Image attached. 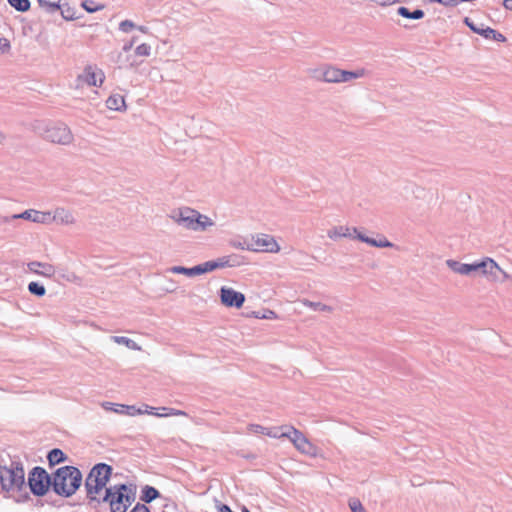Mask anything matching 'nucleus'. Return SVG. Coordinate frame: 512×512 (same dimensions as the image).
<instances>
[{"mask_svg":"<svg viewBox=\"0 0 512 512\" xmlns=\"http://www.w3.org/2000/svg\"><path fill=\"white\" fill-rule=\"evenodd\" d=\"M112 468L104 463L95 465L86 479L87 495L91 500L100 501L109 490L106 484L110 478Z\"/></svg>","mask_w":512,"mask_h":512,"instance_id":"1","label":"nucleus"},{"mask_svg":"<svg viewBox=\"0 0 512 512\" xmlns=\"http://www.w3.org/2000/svg\"><path fill=\"white\" fill-rule=\"evenodd\" d=\"M82 481L80 471L72 466L59 468L54 474L52 487L53 490L62 496H70L79 488Z\"/></svg>","mask_w":512,"mask_h":512,"instance_id":"2","label":"nucleus"},{"mask_svg":"<svg viewBox=\"0 0 512 512\" xmlns=\"http://www.w3.org/2000/svg\"><path fill=\"white\" fill-rule=\"evenodd\" d=\"M446 264L452 271L461 275H469L472 272L480 271L482 275L496 279L497 272H501L504 278H509V275L502 270L496 261L489 257L473 264H464L455 260H447Z\"/></svg>","mask_w":512,"mask_h":512,"instance_id":"3","label":"nucleus"},{"mask_svg":"<svg viewBox=\"0 0 512 512\" xmlns=\"http://www.w3.org/2000/svg\"><path fill=\"white\" fill-rule=\"evenodd\" d=\"M279 429L281 430V438H288L300 453L311 457H317L319 455L318 447L300 430L289 425H282Z\"/></svg>","mask_w":512,"mask_h":512,"instance_id":"4","label":"nucleus"},{"mask_svg":"<svg viewBox=\"0 0 512 512\" xmlns=\"http://www.w3.org/2000/svg\"><path fill=\"white\" fill-rule=\"evenodd\" d=\"M133 498L131 490L126 485H119L109 488L101 500L109 504L112 512H126Z\"/></svg>","mask_w":512,"mask_h":512,"instance_id":"5","label":"nucleus"},{"mask_svg":"<svg viewBox=\"0 0 512 512\" xmlns=\"http://www.w3.org/2000/svg\"><path fill=\"white\" fill-rule=\"evenodd\" d=\"M175 221L187 229L204 231L213 225V221L191 208H182L174 216Z\"/></svg>","mask_w":512,"mask_h":512,"instance_id":"6","label":"nucleus"},{"mask_svg":"<svg viewBox=\"0 0 512 512\" xmlns=\"http://www.w3.org/2000/svg\"><path fill=\"white\" fill-rule=\"evenodd\" d=\"M0 483L6 491L20 489L25 483L24 469L15 464H12L10 467L1 468Z\"/></svg>","mask_w":512,"mask_h":512,"instance_id":"7","label":"nucleus"},{"mask_svg":"<svg viewBox=\"0 0 512 512\" xmlns=\"http://www.w3.org/2000/svg\"><path fill=\"white\" fill-rule=\"evenodd\" d=\"M105 75L101 69L96 66L88 65L83 72L78 75L76 80V88H84L85 86L99 87L103 84Z\"/></svg>","mask_w":512,"mask_h":512,"instance_id":"8","label":"nucleus"},{"mask_svg":"<svg viewBox=\"0 0 512 512\" xmlns=\"http://www.w3.org/2000/svg\"><path fill=\"white\" fill-rule=\"evenodd\" d=\"M29 486L36 495H44L52 482L47 472L39 467L33 469L28 478Z\"/></svg>","mask_w":512,"mask_h":512,"instance_id":"9","label":"nucleus"},{"mask_svg":"<svg viewBox=\"0 0 512 512\" xmlns=\"http://www.w3.org/2000/svg\"><path fill=\"white\" fill-rule=\"evenodd\" d=\"M364 75H365L364 69H359L355 72H350V71L340 70L335 67H328L322 73L323 80L326 82H330V83L347 82L354 78L363 77Z\"/></svg>","mask_w":512,"mask_h":512,"instance_id":"10","label":"nucleus"},{"mask_svg":"<svg viewBox=\"0 0 512 512\" xmlns=\"http://www.w3.org/2000/svg\"><path fill=\"white\" fill-rule=\"evenodd\" d=\"M45 139L55 144L67 145L72 142L73 135L66 125L57 124L46 130Z\"/></svg>","mask_w":512,"mask_h":512,"instance_id":"11","label":"nucleus"},{"mask_svg":"<svg viewBox=\"0 0 512 512\" xmlns=\"http://www.w3.org/2000/svg\"><path fill=\"white\" fill-rule=\"evenodd\" d=\"M252 241L253 243L249 246L250 250L268 253H277L280 251V246L274 237L270 235L260 234L253 238Z\"/></svg>","mask_w":512,"mask_h":512,"instance_id":"12","label":"nucleus"},{"mask_svg":"<svg viewBox=\"0 0 512 512\" xmlns=\"http://www.w3.org/2000/svg\"><path fill=\"white\" fill-rule=\"evenodd\" d=\"M221 302L226 307L241 308L245 302V295L232 288L222 287L220 290Z\"/></svg>","mask_w":512,"mask_h":512,"instance_id":"13","label":"nucleus"},{"mask_svg":"<svg viewBox=\"0 0 512 512\" xmlns=\"http://www.w3.org/2000/svg\"><path fill=\"white\" fill-rule=\"evenodd\" d=\"M237 263L235 259L231 256L224 257L222 259H219L218 261H208L202 265L195 266V273L201 274L205 272L213 271L217 268H223L226 266H235Z\"/></svg>","mask_w":512,"mask_h":512,"instance_id":"14","label":"nucleus"},{"mask_svg":"<svg viewBox=\"0 0 512 512\" xmlns=\"http://www.w3.org/2000/svg\"><path fill=\"white\" fill-rule=\"evenodd\" d=\"M247 432L255 435H265L270 438H281L279 427H265L260 424L247 425Z\"/></svg>","mask_w":512,"mask_h":512,"instance_id":"15","label":"nucleus"},{"mask_svg":"<svg viewBox=\"0 0 512 512\" xmlns=\"http://www.w3.org/2000/svg\"><path fill=\"white\" fill-rule=\"evenodd\" d=\"M28 269L34 274L48 278L53 277L56 272L53 265L38 261L28 263Z\"/></svg>","mask_w":512,"mask_h":512,"instance_id":"16","label":"nucleus"},{"mask_svg":"<svg viewBox=\"0 0 512 512\" xmlns=\"http://www.w3.org/2000/svg\"><path fill=\"white\" fill-rule=\"evenodd\" d=\"M102 407L106 410H113L115 413L118 414H127L131 416L140 415L143 413L141 409H137L135 406H128L122 404L114 405L113 403L110 402H104L102 404Z\"/></svg>","mask_w":512,"mask_h":512,"instance_id":"17","label":"nucleus"},{"mask_svg":"<svg viewBox=\"0 0 512 512\" xmlns=\"http://www.w3.org/2000/svg\"><path fill=\"white\" fill-rule=\"evenodd\" d=\"M15 218H23L37 223H48L51 221V214L49 212H40L36 210H26Z\"/></svg>","mask_w":512,"mask_h":512,"instance_id":"18","label":"nucleus"},{"mask_svg":"<svg viewBox=\"0 0 512 512\" xmlns=\"http://www.w3.org/2000/svg\"><path fill=\"white\" fill-rule=\"evenodd\" d=\"M353 233H357L356 228H349L347 226H336L331 228L327 235L332 240H337L343 237H352Z\"/></svg>","mask_w":512,"mask_h":512,"instance_id":"19","label":"nucleus"},{"mask_svg":"<svg viewBox=\"0 0 512 512\" xmlns=\"http://www.w3.org/2000/svg\"><path fill=\"white\" fill-rule=\"evenodd\" d=\"M106 106H107L110 110H116V111H119V110H121L123 107H125V100H124V97H123L122 95H119V94L112 95V96H110V97L106 100Z\"/></svg>","mask_w":512,"mask_h":512,"instance_id":"20","label":"nucleus"},{"mask_svg":"<svg viewBox=\"0 0 512 512\" xmlns=\"http://www.w3.org/2000/svg\"><path fill=\"white\" fill-rule=\"evenodd\" d=\"M464 23L475 33L482 35L483 37L489 39L492 38L493 34L495 33V30L487 27L483 29H475V24L471 21L470 18L466 17L464 19Z\"/></svg>","mask_w":512,"mask_h":512,"instance_id":"21","label":"nucleus"},{"mask_svg":"<svg viewBox=\"0 0 512 512\" xmlns=\"http://www.w3.org/2000/svg\"><path fill=\"white\" fill-rule=\"evenodd\" d=\"M398 14L408 19H421L424 17V12L421 9H416L410 12L407 7L401 6L397 10Z\"/></svg>","mask_w":512,"mask_h":512,"instance_id":"22","label":"nucleus"},{"mask_svg":"<svg viewBox=\"0 0 512 512\" xmlns=\"http://www.w3.org/2000/svg\"><path fill=\"white\" fill-rule=\"evenodd\" d=\"M51 220H55L64 224L74 223L73 215L70 212L65 211L63 209L57 210L55 215L53 217L51 216Z\"/></svg>","mask_w":512,"mask_h":512,"instance_id":"23","label":"nucleus"},{"mask_svg":"<svg viewBox=\"0 0 512 512\" xmlns=\"http://www.w3.org/2000/svg\"><path fill=\"white\" fill-rule=\"evenodd\" d=\"M160 412H157V413H154V412H150L151 414H154L158 417H169V416H187V413L182 411V410H178V409H174V408H168V407H161L160 409Z\"/></svg>","mask_w":512,"mask_h":512,"instance_id":"24","label":"nucleus"},{"mask_svg":"<svg viewBox=\"0 0 512 512\" xmlns=\"http://www.w3.org/2000/svg\"><path fill=\"white\" fill-rule=\"evenodd\" d=\"M159 496V492L157 489H155L154 487H151V486H146L144 489H143V495H142V500L149 503L151 501H153L154 499H156L157 497Z\"/></svg>","mask_w":512,"mask_h":512,"instance_id":"25","label":"nucleus"},{"mask_svg":"<svg viewBox=\"0 0 512 512\" xmlns=\"http://www.w3.org/2000/svg\"><path fill=\"white\" fill-rule=\"evenodd\" d=\"M64 459H65V455L60 449H53L48 454V461L51 465L58 464V463L64 461Z\"/></svg>","mask_w":512,"mask_h":512,"instance_id":"26","label":"nucleus"},{"mask_svg":"<svg viewBox=\"0 0 512 512\" xmlns=\"http://www.w3.org/2000/svg\"><path fill=\"white\" fill-rule=\"evenodd\" d=\"M357 238L360 239L361 241L363 242H366L372 246H376V247H391L392 246V243H390L389 241H387L386 239L385 240H380L379 242L371 239V238H368V237H365L361 234H357Z\"/></svg>","mask_w":512,"mask_h":512,"instance_id":"27","label":"nucleus"},{"mask_svg":"<svg viewBox=\"0 0 512 512\" xmlns=\"http://www.w3.org/2000/svg\"><path fill=\"white\" fill-rule=\"evenodd\" d=\"M81 5L89 13H93V12L104 9V5L97 4L92 0H85L82 2Z\"/></svg>","mask_w":512,"mask_h":512,"instance_id":"28","label":"nucleus"},{"mask_svg":"<svg viewBox=\"0 0 512 512\" xmlns=\"http://www.w3.org/2000/svg\"><path fill=\"white\" fill-rule=\"evenodd\" d=\"M10 5L16 10L25 12L30 8L29 0H8Z\"/></svg>","mask_w":512,"mask_h":512,"instance_id":"29","label":"nucleus"},{"mask_svg":"<svg viewBox=\"0 0 512 512\" xmlns=\"http://www.w3.org/2000/svg\"><path fill=\"white\" fill-rule=\"evenodd\" d=\"M61 14H62L63 18L66 20H75L78 18L75 8L70 7V6H64L61 9Z\"/></svg>","mask_w":512,"mask_h":512,"instance_id":"30","label":"nucleus"},{"mask_svg":"<svg viewBox=\"0 0 512 512\" xmlns=\"http://www.w3.org/2000/svg\"><path fill=\"white\" fill-rule=\"evenodd\" d=\"M28 290L30 293L37 296H43L46 292L44 286L38 284L37 282H30L28 285Z\"/></svg>","mask_w":512,"mask_h":512,"instance_id":"31","label":"nucleus"},{"mask_svg":"<svg viewBox=\"0 0 512 512\" xmlns=\"http://www.w3.org/2000/svg\"><path fill=\"white\" fill-rule=\"evenodd\" d=\"M114 341L118 344H123V345H126L127 347L129 348H132V349H139L137 347V344L132 341L131 339L129 338H126V337H114Z\"/></svg>","mask_w":512,"mask_h":512,"instance_id":"32","label":"nucleus"},{"mask_svg":"<svg viewBox=\"0 0 512 512\" xmlns=\"http://www.w3.org/2000/svg\"><path fill=\"white\" fill-rule=\"evenodd\" d=\"M349 507L352 512H366V509L363 507L361 502L356 498L350 499Z\"/></svg>","mask_w":512,"mask_h":512,"instance_id":"33","label":"nucleus"},{"mask_svg":"<svg viewBox=\"0 0 512 512\" xmlns=\"http://www.w3.org/2000/svg\"><path fill=\"white\" fill-rule=\"evenodd\" d=\"M171 270H172L173 273H177V274H186V275H189V276L196 275L195 267H193V268H185V267H181V266H175Z\"/></svg>","mask_w":512,"mask_h":512,"instance_id":"34","label":"nucleus"},{"mask_svg":"<svg viewBox=\"0 0 512 512\" xmlns=\"http://www.w3.org/2000/svg\"><path fill=\"white\" fill-rule=\"evenodd\" d=\"M429 2H437L444 6H456L460 2H473L474 0H428Z\"/></svg>","mask_w":512,"mask_h":512,"instance_id":"35","label":"nucleus"},{"mask_svg":"<svg viewBox=\"0 0 512 512\" xmlns=\"http://www.w3.org/2000/svg\"><path fill=\"white\" fill-rule=\"evenodd\" d=\"M135 53L138 56H148L150 54V46L147 44H141L136 48Z\"/></svg>","mask_w":512,"mask_h":512,"instance_id":"36","label":"nucleus"},{"mask_svg":"<svg viewBox=\"0 0 512 512\" xmlns=\"http://www.w3.org/2000/svg\"><path fill=\"white\" fill-rule=\"evenodd\" d=\"M119 27L121 31L129 32L135 27V25L132 21L125 20L120 23Z\"/></svg>","mask_w":512,"mask_h":512,"instance_id":"37","label":"nucleus"},{"mask_svg":"<svg viewBox=\"0 0 512 512\" xmlns=\"http://www.w3.org/2000/svg\"><path fill=\"white\" fill-rule=\"evenodd\" d=\"M10 49V43L5 38H0V50L2 52H7Z\"/></svg>","mask_w":512,"mask_h":512,"instance_id":"38","label":"nucleus"},{"mask_svg":"<svg viewBox=\"0 0 512 512\" xmlns=\"http://www.w3.org/2000/svg\"><path fill=\"white\" fill-rule=\"evenodd\" d=\"M371 1L378 5H381V6H387V5L395 4L399 0H371Z\"/></svg>","mask_w":512,"mask_h":512,"instance_id":"39","label":"nucleus"},{"mask_svg":"<svg viewBox=\"0 0 512 512\" xmlns=\"http://www.w3.org/2000/svg\"><path fill=\"white\" fill-rule=\"evenodd\" d=\"M131 512H150L144 504H137Z\"/></svg>","mask_w":512,"mask_h":512,"instance_id":"40","label":"nucleus"},{"mask_svg":"<svg viewBox=\"0 0 512 512\" xmlns=\"http://www.w3.org/2000/svg\"><path fill=\"white\" fill-rule=\"evenodd\" d=\"M492 39L500 42H504L506 40L505 36L495 30V33L492 36Z\"/></svg>","mask_w":512,"mask_h":512,"instance_id":"41","label":"nucleus"},{"mask_svg":"<svg viewBox=\"0 0 512 512\" xmlns=\"http://www.w3.org/2000/svg\"><path fill=\"white\" fill-rule=\"evenodd\" d=\"M310 306L313 307L314 309L331 311L330 307H327L326 305H321L320 303H318V304L310 303Z\"/></svg>","mask_w":512,"mask_h":512,"instance_id":"42","label":"nucleus"},{"mask_svg":"<svg viewBox=\"0 0 512 512\" xmlns=\"http://www.w3.org/2000/svg\"><path fill=\"white\" fill-rule=\"evenodd\" d=\"M257 318H267V319H275L276 318V314L274 311H269L268 312V315H264L262 317H260L259 315H256Z\"/></svg>","mask_w":512,"mask_h":512,"instance_id":"43","label":"nucleus"},{"mask_svg":"<svg viewBox=\"0 0 512 512\" xmlns=\"http://www.w3.org/2000/svg\"><path fill=\"white\" fill-rule=\"evenodd\" d=\"M503 6L505 9L512 11V0H503Z\"/></svg>","mask_w":512,"mask_h":512,"instance_id":"44","label":"nucleus"},{"mask_svg":"<svg viewBox=\"0 0 512 512\" xmlns=\"http://www.w3.org/2000/svg\"><path fill=\"white\" fill-rule=\"evenodd\" d=\"M218 511L219 512H232L231 509L229 508V506H227L225 504L219 506Z\"/></svg>","mask_w":512,"mask_h":512,"instance_id":"45","label":"nucleus"},{"mask_svg":"<svg viewBox=\"0 0 512 512\" xmlns=\"http://www.w3.org/2000/svg\"><path fill=\"white\" fill-rule=\"evenodd\" d=\"M6 140V135L0 130V144H3Z\"/></svg>","mask_w":512,"mask_h":512,"instance_id":"46","label":"nucleus"},{"mask_svg":"<svg viewBox=\"0 0 512 512\" xmlns=\"http://www.w3.org/2000/svg\"><path fill=\"white\" fill-rule=\"evenodd\" d=\"M52 7H53L54 9H59V8H60V6H59L58 4H52Z\"/></svg>","mask_w":512,"mask_h":512,"instance_id":"47","label":"nucleus"},{"mask_svg":"<svg viewBox=\"0 0 512 512\" xmlns=\"http://www.w3.org/2000/svg\"><path fill=\"white\" fill-rule=\"evenodd\" d=\"M242 512H250L245 506L242 507Z\"/></svg>","mask_w":512,"mask_h":512,"instance_id":"48","label":"nucleus"}]
</instances>
